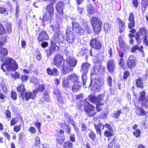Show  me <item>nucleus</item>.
<instances>
[{"instance_id":"obj_49","label":"nucleus","mask_w":148,"mask_h":148,"mask_svg":"<svg viewBox=\"0 0 148 148\" xmlns=\"http://www.w3.org/2000/svg\"><path fill=\"white\" fill-rule=\"evenodd\" d=\"M136 108H137L140 112V113L142 114H145V111L141 107H139L138 106L135 105Z\"/></svg>"},{"instance_id":"obj_37","label":"nucleus","mask_w":148,"mask_h":148,"mask_svg":"<svg viewBox=\"0 0 148 148\" xmlns=\"http://www.w3.org/2000/svg\"><path fill=\"white\" fill-rule=\"evenodd\" d=\"M0 87L2 88L4 92H6L7 91V86L5 83L3 82L1 83L0 85Z\"/></svg>"},{"instance_id":"obj_4","label":"nucleus","mask_w":148,"mask_h":148,"mask_svg":"<svg viewBox=\"0 0 148 148\" xmlns=\"http://www.w3.org/2000/svg\"><path fill=\"white\" fill-rule=\"evenodd\" d=\"M89 97L91 101L96 103V109L97 111L99 112L101 111L100 106L103 104V103H101V102L103 101V95H99L97 97L92 95L90 96Z\"/></svg>"},{"instance_id":"obj_28","label":"nucleus","mask_w":148,"mask_h":148,"mask_svg":"<svg viewBox=\"0 0 148 148\" xmlns=\"http://www.w3.org/2000/svg\"><path fill=\"white\" fill-rule=\"evenodd\" d=\"M136 84L138 87H143V83L141 78H139L136 80Z\"/></svg>"},{"instance_id":"obj_18","label":"nucleus","mask_w":148,"mask_h":148,"mask_svg":"<svg viewBox=\"0 0 148 148\" xmlns=\"http://www.w3.org/2000/svg\"><path fill=\"white\" fill-rule=\"evenodd\" d=\"M117 21L119 29V32L120 33H122L123 32L125 28V23L120 18L117 19Z\"/></svg>"},{"instance_id":"obj_31","label":"nucleus","mask_w":148,"mask_h":148,"mask_svg":"<svg viewBox=\"0 0 148 148\" xmlns=\"http://www.w3.org/2000/svg\"><path fill=\"white\" fill-rule=\"evenodd\" d=\"M56 49L57 51L59 49V47L56 46L55 44L51 42V45L50 47V50L53 52L55 51Z\"/></svg>"},{"instance_id":"obj_16","label":"nucleus","mask_w":148,"mask_h":148,"mask_svg":"<svg viewBox=\"0 0 148 148\" xmlns=\"http://www.w3.org/2000/svg\"><path fill=\"white\" fill-rule=\"evenodd\" d=\"M64 3L62 2H58L56 5V8L57 11L60 13L63 12Z\"/></svg>"},{"instance_id":"obj_54","label":"nucleus","mask_w":148,"mask_h":148,"mask_svg":"<svg viewBox=\"0 0 148 148\" xmlns=\"http://www.w3.org/2000/svg\"><path fill=\"white\" fill-rule=\"evenodd\" d=\"M77 10L79 12V13L80 14H82L83 13V10L84 9V8L83 7H80L79 6H78L77 7Z\"/></svg>"},{"instance_id":"obj_19","label":"nucleus","mask_w":148,"mask_h":148,"mask_svg":"<svg viewBox=\"0 0 148 148\" xmlns=\"http://www.w3.org/2000/svg\"><path fill=\"white\" fill-rule=\"evenodd\" d=\"M47 73L50 75L56 76L58 74V71L55 68H53L51 70V69L48 68L47 69Z\"/></svg>"},{"instance_id":"obj_62","label":"nucleus","mask_w":148,"mask_h":148,"mask_svg":"<svg viewBox=\"0 0 148 148\" xmlns=\"http://www.w3.org/2000/svg\"><path fill=\"white\" fill-rule=\"evenodd\" d=\"M138 45H134L132 48L131 51L132 52H134L136 51L138 49Z\"/></svg>"},{"instance_id":"obj_55","label":"nucleus","mask_w":148,"mask_h":148,"mask_svg":"<svg viewBox=\"0 0 148 148\" xmlns=\"http://www.w3.org/2000/svg\"><path fill=\"white\" fill-rule=\"evenodd\" d=\"M98 72L97 70V69H96L94 67L91 70V74L92 75H95Z\"/></svg>"},{"instance_id":"obj_26","label":"nucleus","mask_w":148,"mask_h":148,"mask_svg":"<svg viewBox=\"0 0 148 148\" xmlns=\"http://www.w3.org/2000/svg\"><path fill=\"white\" fill-rule=\"evenodd\" d=\"M57 142L60 144H62L65 140V137L64 136L57 135L56 137Z\"/></svg>"},{"instance_id":"obj_29","label":"nucleus","mask_w":148,"mask_h":148,"mask_svg":"<svg viewBox=\"0 0 148 148\" xmlns=\"http://www.w3.org/2000/svg\"><path fill=\"white\" fill-rule=\"evenodd\" d=\"M68 80H71L72 81H77L78 77L75 74H73L67 77Z\"/></svg>"},{"instance_id":"obj_36","label":"nucleus","mask_w":148,"mask_h":148,"mask_svg":"<svg viewBox=\"0 0 148 148\" xmlns=\"http://www.w3.org/2000/svg\"><path fill=\"white\" fill-rule=\"evenodd\" d=\"M145 92L144 91H142L140 92V97L138 101H143L145 98Z\"/></svg>"},{"instance_id":"obj_61","label":"nucleus","mask_w":148,"mask_h":148,"mask_svg":"<svg viewBox=\"0 0 148 148\" xmlns=\"http://www.w3.org/2000/svg\"><path fill=\"white\" fill-rule=\"evenodd\" d=\"M107 80L109 85L111 86L112 84V79L111 77L110 76H108V77Z\"/></svg>"},{"instance_id":"obj_64","label":"nucleus","mask_w":148,"mask_h":148,"mask_svg":"<svg viewBox=\"0 0 148 148\" xmlns=\"http://www.w3.org/2000/svg\"><path fill=\"white\" fill-rule=\"evenodd\" d=\"M5 113L7 118L9 119H10L11 118V113L10 112L9 110H7L6 111Z\"/></svg>"},{"instance_id":"obj_13","label":"nucleus","mask_w":148,"mask_h":148,"mask_svg":"<svg viewBox=\"0 0 148 148\" xmlns=\"http://www.w3.org/2000/svg\"><path fill=\"white\" fill-rule=\"evenodd\" d=\"M116 62L113 60H110L108 63V67L109 71L112 72L113 71L115 68Z\"/></svg>"},{"instance_id":"obj_58","label":"nucleus","mask_w":148,"mask_h":148,"mask_svg":"<svg viewBox=\"0 0 148 148\" xmlns=\"http://www.w3.org/2000/svg\"><path fill=\"white\" fill-rule=\"evenodd\" d=\"M142 3L143 6L145 8L148 5V0H143Z\"/></svg>"},{"instance_id":"obj_30","label":"nucleus","mask_w":148,"mask_h":148,"mask_svg":"<svg viewBox=\"0 0 148 148\" xmlns=\"http://www.w3.org/2000/svg\"><path fill=\"white\" fill-rule=\"evenodd\" d=\"M104 28L105 32H110L111 30V27L110 23L107 22L105 23L104 25Z\"/></svg>"},{"instance_id":"obj_44","label":"nucleus","mask_w":148,"mask_h":148,"mask_svg":"<svg viewBox=\"0 0 148 148\" xmlns=\"http://www.w3.org/2000/svg\"><path fill=\"white\" fill-rule=\"evenodd\" d=\"M140 131L139 130H136L134 132V134L137 138H138L140 137Z\"/></svg>"},{"instance_id":"obj_8","label":"nucleus","mask_w":148,"mask_h":148,"mask_svg":"<svg viewBox=\"0 0 148 148\" xmlns=\"http://www.w3.org/2000/svg\"><path fill=\"white\" fill-rule=\"evenodd\" d=\"M73 31L79 35H82L84 32V30L77 23L73 22L72 23Z\"/></svg>"},{"instance_id":"obj_12","label":"nucleus","mask_w":148,"mask_h":148,"mask_svg":"<svg viewBox=\"0 0 148 148\" xmlns=\"http://www.w3.org/2000/svg\"><path fill=\"white\" fill-rule=\"evenodd\" d=\"M34 86L37 89L34 90L33 92L34 94L38 93L39 91H43L45 89V86L42 84H40L38 82H37L34 84Z\"/></svg>"},{"instance_id":"obj_11","label":"nucleus","mask_w":148,"mask_h":148,"mask_svg":"<svg viewBox=\"0 0 148 148\" xmlns=\"http://www.w3.org/2000/svg\"><path fill=\"white\" fill-rule=\"evenodd\" d=\"M90 66L91 64L88 62H84L82 63L80 68L81 72L87 73Z\"/></svg>"},{"instance_id":"obj_33","label":"nucleus","mask_w":148,"mask_h":148,"mask_svg":"<svg viewBox=\"0 0 148 148\" xmlns=\"http://www.w3.org/2000/svg\"><path fill=\"white\" fill-rule=\"evenodd\" d=\"M102 124L101 123H99L98 125H95V128L96 130L97 133L98 134L101 135V128L102 126Z\"/></svg>"},{"instance_id":"obj_52","label":"nucleus","mask_w":148,"mask_h":148,"mask_svg":"<svg viewBox=\"0 0 148 148\" xmlns=\"http://www.w3.org/2000/svg\"><path fill=\"white\" fill-rule=\"evenodd\" d=\"M89 135L91 139L93 140L95 138V134L92 131H91L89 134Z\"/></svg>"},{"instance_id":"obj_47","label":"nucleus","mask_w":148,"mask_h":148,"mask_svg":"<svg viewBox=\"0 0 148 148\" xmlns=\"http://www.w3.org/2000/svg\"><path fill=\"white\" fill-rule=\"evenodd\" d=\"M40 143V139L38 136H36L35 137V143L36 145H38Z\"/></svg>"},{"instance_id":"obj_27","label":"nucleus","mask_w":148,"mask_h":148,"mask_svg":"<svg viewBox=\"0 0 148 148\" xmlns=\"http://www.w3.org/2000/svg\"><path fill=\"white\" fill-rule=\"evenodd\" d=\"M3 42H0V53L2 55H6L8 54V52L7 49L2 48L1 46H3Z\"/></svg>"},{"instance_id":"obj_24","label":"nucleus","mask_w":148,"mask_h":148,"mask_svg":"<svg viewBox=\"0 0 148 148\" xmlns=\"http://www.w3.org/2000/svg\"><path fill=\"white\" fill-rule=\"evenodd\" d=\"M17 91L20 93L21 96L22 98H24L23 94H24L25 89L24 86L23 84H21L17 88Z\"/></svg>"},{"instance_id":"obj_34","label":"nucleus","mask_w":148,"mask_h":148,"mask_svg":"<svg viewBox=\"0 0 148 148\" xmlns=\"http://www.w3.org/2000/svg\"><path fill=\"white\" fill-rule=\"evenodd\" d=\"M82 73V80L84 85H85L86 82L87 77L86 75L87 73Z\"/></svg>"},{"instance_id":"obj_6","label":"nucleus","mask_w":148,"mask_h":148,"mask_svg":"<svg viewBox=\"0 0 148 148\" xmlns=\"http://www.w3.org/2000/svg\"><path fill=\"white\" fill-rule=\"evenodd\" d=\"M103 84V81L101 79L95 78L92 79L89 87L92 90H98L100 89L101 85Z\"/></svg>"},{"instance_id":"obj_59","label":"nucleus","mask_w":148,"mask_h":148,"mask_svg":"<svg viewBox=\"0 0 148 148\" xmlns=\"http://www.w3.org/2000/svg\"><path fill=\"white\" fill-rule=\"evenodd\" d=\"M75 135L74 134H71L70 135V138L71 141L73 142L75 141Z\"/></svg>"},{"instance_id":"obj_5","label":"nucleus","mask_w":148,"mask_h":148,"mask_svg":"<svg viewBox=\"0 0 148 148\" xmlns=\"http://www.w3.org/2000/svg\"><path fill=\"white\" fill-rule=\"evenodd\" d=\"M91 23L94 31L98 34L101 30L102 22L97 17H93L91 19Z\"/></svg>"},{"instance_id":"obj_48","label":"nucleus","mask_w":148,"mask_h":148,"mask_svg":"<svg viewBox=\"0 0 148 148\" xmlns=\"http://www.w3.org/2000/svg\"><path fill=\"white\" fill-rule=\"evenodd\" d=\"M96 51L95 49H91L90 51V55L91 56L95 57L97 56L96 53Z\"/></svg>"},{"instance_id":"obj_2","label":"nucleus","mask_w":148,"mask_h":148,"mask_svg":"<svg viewBox=\"0 0 148 148\" xmlns=\"http://www.w3.org/2000/svg\"><path fill=\"white\" fill-rule=\"evenodd\" d=\"M64 63V60L61 54H58L55 56L53 61V64L54 65L58 67L63 68V71L64 73H66L73 70V69L69 67V66L65 67L63 66Z\"/></svg>"},{"instance_id":"obj_63","label":"nucleus","mask_w":148,"mask_h":148,"mask_svg":"<svg viewBox=\"0 0 148 148\" xmlns=\"http://www.w3.org/2000/svg\"><path fill=\"white\" fill-rule=\"evenodd\" d=\"M35 125L36 127L38 128L39 131L40 130V127L41 125V123L39 122H36L35 124Z\"/></svg>"},{"instance_id":"obj_51","label":"nucleus","mask_w":148,"mask_h":148,"mask_svg":"<svg viewBox=\"0 0 148 148\" xmlns=\"http://www.w3.org/2000/svg\"><path fill=\"white\" fill-rule=\"evenodd\" d=\"M18 121V119L16 118L13 119L11 121L10 125H11L15 124Z\"/></svg>"},{"instance_id":"obj_43","label":"nucleus","mask_w":148,"mask_h":148,"mask_svg":"<svg viewBox=\"0 0 148 148\" xmlns=\"http://www.w3.org/2000/svg\"><path fill=\"white\" fill-rule=\"evenodd\" d=\"M130 22H135L134 21V16L132 13H130L128 18Z\"/></svg>"},{"instance_id":"obj_3","label":"nucleus","mask_w":148,"mask_h":148,"mask_svg":"<svg viewBox=\"0 0 148 148\" xmlns=\"http://www.w3.org/2000/svg\"><path fill=\"white\" fill-rule=\"evenodd\" d=\"M18 68V65L15 61L11 58H6L5 62L1 66V69L3 71L6 70L9 71L16 70Z\"/></svg>"},{"instance_id":"obj_38","label":"nucleus","mask_w":148,"mask_h":148,"mask_svg":"<svg viewBox=\"0 0 148 148\" xmlns=\"http://www.w3.org/2000/svg\"><path fill=\"white\" fill-rule=\"evenodd\" d=\"M119 42L120 45L121 47V48H123L124 49V48L126 49V46L124 44V41L121 38H119Z\"/></svg>"},{"instance_id":"obj_41","label":"nucleus","mask_w":148,"mask_h":148,"mask_svg":"<svg viewBox=\"0 0 148 148\" xmlns=\"http://www.w3.org/2000/svg\"><path fill=\"white\" fill-rule=\"evenodd\" d=\"M58 102L61 104H63L65 102V100L64 99H63V98L61 96V95L59 96H58Z\"/></svg>"},{"instance_id":"obj_7","label":"nucleus","mask_w":148,"mask_h":148,"mask_svg":"<svg viewBox=\"0 0 148 148\" xmlns=\"http://www.w3.org/2000/svg\"><path fill=\"white\" fill-rule=\"evenodd\" d=\"M54 8L51 4H49L47 7L46 12L44 16L43 19L45 21L51 20L53 16Z\"/></svg>"},{"instance_id":"obj_25","label":"nucleus","mask_w":148,"mask_h":148,"mask_svg":"<svg viewBox=\"0 0 148 148\" xmlns=\"http://www.w3.org/2000/svg\"><path fill=\"white\" fill-rule=\"evenodd\" d=\"M139 32L143 37L148 36V31L144 27H142L140 28Z\"/></svg>"},{"instance_id":"obj_50","label":"nucleus","mask_w":148,"mask_h":148,"mask_svg":"<svg viewBox=\"0 0 148 148\" xmlns=\"http://www.w3.org/2000/svg\"><path fill=\"white\" fill-rule=\"evenodd\" d=\"M122 113L121 110H117L116 113L114 114L113 116V117L115 118H118L121 114Z\"/></svg>"},{"instance_id":"obj_10","label":"nucleus","mask_w":148,"mask_h":148,"mask_svg":"<svg viewBox=\"0 0 148 148\" xmlns=\"http://www.w3.org/2000/svg\"><path fill=\"white\" fill-rule=\"evenodd\" d=\"M90 44L91 47L95 49H100L102 47V44L96 38L92 39Z\"/></svg>"},{"instance_id":"obj_35","label":"nucleus","mask_w":148,"mask_h":148,"mask_svg":"<svg viewBox=\"0 0 148 148\" xmlns=\"http://www.w3.org/2000/svg\"><path fill=\"white\" fill-rule=\"evenodd\" d=\"M73 146V144L70 141L65 142L64 144V148H71Z\"/></svg>"},{"instance_id":"obj_53","label":"nucleus","mask_w":148,"mask_h":148,"mask_svg":"<svg viewBox=\"0 0 148 148\" xmlns=\"http://www.w3.org/2000/svg\"><path fill=\"white\" fill-rule=\"evenodd\" d=\"M6 28L8 31V33H10L11 32V25L9 23H7L6 25Z\"/></svg>"},{"instance_id":"obj_42","label":"nucleus","mask_w":148,"mask_h":148,"mask_svg":"<svg viewBox=\"0 0 148 148\" xmlns=\"http://www.w3.org/2000/svg\"><path fill=\"white\" fill-rule=\"evenodd\" d=\"M5 32V30L2 25L0 24V35H2Z\"/></svg>"},{"instance_id":"obj_20","label":"nucleus","mask_w":148,"mask_h":148,"mask_svg":"<svg viewBox=\"0 0 148 148\" xmlns=\"http://www.w3.org/2000/svg\"><path fill=\"white\" fill-rule=\"evenodd\" d=\"M74 39L73 34L72 32H70L69 33L67 34L66 39L69 43H73L74 41Z\"/></svg>"},{"instance_id":"obj_60","label":"nucleus","mask_w":148,"mask_h":148,"mask_svg":"<svg viewBox=\"0 0 148 148\" xmlns=\"http://www.w3.org/2000/svg\"><path fill=\"white\" fill-rule=\"evenodd\" d=\"M11 75L15 79H16L19 77L20 76L19 74L16 72L14 74H11Z\"/></svg>"},{"instance_id":"obj_23","label":"nucleus","mask_w":148,"mask_h":148,"mask_svg":"<svg viewBox=\"0 0 148 148\" xmlns=\"http://www.w3.org/2000/svg\"><path fill=\"white\" fill-rule=\"evenodd\" d=\"M81 83L77 81H75L73 86L72 90L74 92H76L81 87Z\"/></svg>"},{"instance_id":"obj_32","label":"nucleus","mask_w":148,"mask_h":148,"mask_svg":"<svg viewBox=\"0 0 148 148\" xmlns=\"http://www.w3.org/2000/svg\"><path fill=\"white\" fill-rule=\"evenodd\" d=\"M113 135L112 130H107L104 132V135L106 137H110Z\"/></svg>"},{"instance_id":"obj_17","label":"nucleus","mask_w":148,"mask_h":148,"mask_svg":"<svg viewBox=\"0 0 148 148\" xmlns=\"http://www.w3.org/2000/svg\"><path fill=\"white\" fill-rule=\"evenodd\" d=\"M67 62L69 66H71V68L75 66L77 63L76 60L70 56L69 57L68 59L67 60ZM72 68L73 69V68Z\"/></svg>"},{"instance_id":"obj_21","label":"nucleus","mask_w":148,"mask_h":148,"mask_svg":"<svg viewBox=\"0 0 148 148\" xmlns=\"http://www.w3.org/2000/svg\"><path fill=\"white\" fill-rule=\"evenodd\" d=\"M53 24H52L51 27L52 28L53 30L58 32L60 28V26L56 21H53Z\"/></svg>"},{"instance_id":"obj_57","label":"nucleus","mask_w":148,"mask_h":148,"mask_svg":"<svg viewBox=\"0 0 148 148\" xmlns=\"http://www.w3.org/2000/svg\"><path fill=\"white\" fill-rule=\"evenodd\" d=\"M54 93L58 97L60 95V92L57 88L55 89L54 90Z\"/></svg>"},{"instance_id":"obj_9","label":"nucleus","mask_w":148,"mask_h":148,"mask_svg":"<svg viewBox=\"0 0 148 148\" xmlns=\"http://www.w3.org/2000/svg\"><path fill=\"white\" fill-rule=\"evenodd\" d=\"M137 64V61L135 57L133 56H130L127 62V65L129 68L132 69L135 67Z\"/></svg>"},{"instance_id":"obj_56","label":"nucleus","mask_w":148,"mask_h":148,"mask_svg":"<svg viewBox=\"0 0 148 148\" xmlns=\"http://www.w3.org/2000/svg\"><path fill=\"white\" fill-rule=\"evenodd\" d=\"M29 131L32 133L34 134L36 133V129L34 127H31L29 129Z\"/></svg>"},{"instance_id":"obj_15","label":"nucleus","mask_w":148,"mask_h":148,"mask_svg":"<svg viewBox=\"0 0 148 148\" xmlns=\"http://www.w3.org/2000/svg\"><path fill=\"white\" fill-rule=\"evenodd\" d=\"M36 94L34 93L32 94L31 92L29 91L26 92L25 93L23 94L24 98H22L23 99H25V101H27L29 98H31L32 99H34L35 97Z\"/></svg>"},{"instance_id":"obj_1","label":"nucleus","mask_w":148,"mask_h":148,"mask_svg":"<svg viewBox=\"0 0 148 148\" xmlns=\"http://www.w3.org/2000/svg\"><path fill=\"white\" fill-rule=\"evenodd\" d=\"M77 107L81 110L83 108H84L89 116H93L95 114V113L94 112L95 109L94 106L89 103L86 99L83 102L81 101H79Z\"/></svg>"},{"instance_id":"obj_40","label":"nucleus","mask_w":148,"mask_h":148,"mask_svg":"<svg viewBox=\"0 0 148 148\" xmlns=\"http://www.w3.org/2000/svg\"><path fill=\"white\" fill-rule=\"evenodd\" d=\"M11 98L14 100H16L17 99L16 92L14 91H11Z\"/></svg>"},{"instance_id":"obj_39","label":"nucleus","mask_w":148,"mask_h":148,"mask_svg":"<svg viewBox=\"0 0 148 148\" xmlns=\"http://www.w3.org/2000/svg\"><path fill=\"white\" fill-rule=\"evenodd\" d=\"M43 97L46 101H48L49 100V96L47 92H45L43 94Z\"/></svg>"},{"instance_id":"obj_45","label":"nucleus","mask_w":148,"mask_h":148,"mask_svg":"<svg viewBox=\"0 0 148 148\" xmlns=\"http://www.w3.org/2000/svg\"><path fill=\"white\" fill-rule=\"evenodd\" d=\"M21 125H16L14 126V130L15 132H18L21 130Z\"/></svg>"},{"instance_id":"obj_46","label":"nucleus","mask_w":148,"mask_h":148,"mask_svg":"<svg viewBox=\"0 0 148 148\" xmlns=\"http://www.w3.org/2000/svg\"><path fill=\"white\" fill-rule=\"evenodd\" d=\"M28 77L25 75H23L21 76V79L22 82H26L28 80Z\"/></svg>"},{"instance_id":"obj_14","label":"nucleus","mask_w":148,"mask_h":148,"mask_svg":"<svg viewBox=\"0 0 148 148\" xmlns=\"http://www.w3.org/2000/svg\"><path fill=\"white\" fill-rule=\"evenodd\" d=\"M49 36L45 31L43 30L39 34V36L38 37V40L39 41H42L43 40H48Z\"/></svg>"},{"instance_id":"obj_22","label":"nucleus","mask_w":148,"mask_h":148,"mask_svg":"<svg viewBox=\"0 0 148 148\" xmlns=\"http://www.w3.org/2000/svg\"><path fill=\"white\" fill-rule=\"evenodd\" d=\"M86 7L88 12L89 14L92 15L94 14L95 10L91 3L87 5Z\"/></svg>"}]
</instances>
